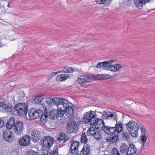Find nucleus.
Segmentation results:
<instances>
[{"label": "nucleus", "mask_w": 155, "mask_h": 155, "mask_svg": "<svg viewBox=\"0 0 155 155\" xmlns=\"http://www.w3.org/2000/svg\"><path fill=\"white\" fill-rule=\"evenodd\" d=\"M57 107V109L51 110L49 113V117L51 119L55 120L58 117H63L65 114H69L70 117L73 115L74 107L70 102L59 104Z\"/></svg>", "instance_id": "1"}, {"label": "nucleus", "mask_w": 155, "mask_h": 155, "mask_svg": "<svg viewBox=\"0 0 155 155\" xmlns=\"http://www.w3.org/2000/svg\"><path fill=\"white\" fill-rule=\"evenodd\" d=\"M68 101L66 99H63L60 97H56L53 98L51 97H48L46 98L45 101V104L42 103V106L47 108V107H52L55 105L56 106H58L59 104H62L65 103H68Z\"/></svg>", "instance_id": "2"}, {"label": "nucleus", "mask_w": 155, "mask_h": 155, "mask_svg": "<svg viewBox=\"0 0 155 155\" xmlns=\"http://www.w3.org/2000/svg\"><path fill=\"white\" fill-rule=\"evenodd\" d=\"M123 127L121 122H117L114 127L104 126L103 130L107 134L112 135L119 133L122 131Z\"/></svg>", "instance_id": "3"}, {"label": "nucleus", "mask_w": 155, "mask_h": 155, "mask_svg": "<svg viewBox=\"0 0 155 155\" xmlns=\"http://www.w3.org/2000/svg\"><path fill=\"white\" fill-rule=\"evenodd\" d=\"M84 117L82 119V121L84 123H89L91 125H93L95 123L94 121L95 117H97L95 113L92 110H90L89 112H86L83 114Z\"/></svg>", "instance_id": "4"}, {"label": "nucleus", "mask_w": 155, "mask_h": 155, "mask_svg": "<svg viewBox=\"0 0 155 155\" xmlns=\"http://www.w3.org/2000/svg\"><path fill=\"white\" fill-rule=\"evenodd\" d=\"M126 128L133 137H136L138 135V131L139 128L137 123L132 120H130L129 122L126 124Z\"/></svg>", "instance_id": "5"}, {"label": "nucleus", "mask_w": 155, "mask_h": 155, "mask_svg": "<svg viewBox=\"0 0 155 155\" xmlns=\"http://www.w3.org/2000/svg\"><path fill=\"white\" fill-rule=\"evenodd\" d=\"M14 108L18 114L24 116L28 112V104L24 103H19L16 105Z\"/></svg>", "instance_id": "6"}, {"label": "nucleus", "mask_w": 155, "mask_h": 155, "mask_svg": "<svg viewBox=\"0 0 155 155\" xmlns=\"http://www.w3.org/2000/svg\"><path fill=\"white\" fill-rule=\"evenodd\" d=\"M54 138L52 137L46 136L42 137L40 141V144L42 146L43 148H49L54 143Z\"/></svg>", "instance_id": "7"}, {"label": "nucleus", "mask_w": 155, "mask_h": 155, "mask_svg": "<svg viewBox=\"0 0 155 155\" xmlns=\"http://www.w3.org/2000/svg\"><path fill=\"white\" fill-rule=\"evenodd\" d=\"M29 117L31 119L40 118V115L42 113V111L40 110H37L35 108H32L28 111Z\"/></svg>", "instance_id": "8"}, {"label": "nucleus", "mask_w": 155, "mask_h": 155, "mask_svg": "<svg viewBox=\"0 0 155 155\" xmlns=\"http://www.w3.org/2000/svg\"><path fill=\"white\" fill-rule=\"evenodd\" d=\"M3 138L5 141L8 143L12 142L14 139V134L9 129H6L3 131Z\"/></svg>", "instance_id": "9"}, {"label": "nucleus", "mask_w": 155, "mask_h": 155, "mask_svg": "<svg viewBox=\"0 0 155 155\" xmlns=\"http://www.w3.org/2000/svg\"><path fill=\"white\" fill-rule=\"evenodd\" d=\"M78 128L76 122L74 120H71L67 125L66 130L68 134L75 132Z\"/></svg>", "instance_id": "10"}, {"label": "nucleus", "mask_w": 155, "mask_h": 155, "mask_svg": "<svg viewBox=\"0 0 155 155\" xmlns=\"http://www.w3.org/2000/svg\"><path fill=\"white\" fill-rule=\"evenodd\" d=\"M23 123L21 121H17L15 123L13 126L15 133L18 135H20L24 130Z\"/></svg>", "instance_id": "11"}, {"label": "nucleus", "mask_w": 155, "mask_h": 155, "mask_svg": "<svg viewBox=\"0 0 155 155\" xmlns=\"http://www.w3.org/2000/svg\"><path fill=\"white\" fill-rule=\"evenodd\" d=\"M91 76L89 75H82L78 78V82L80 85L87 83L91 82L93 80Z\"/></svg>", "instance_id": "12"}, {"label": "nucleus", "mask_w": 155, "mask_h": 155, "mask_svg": "<svg viewBox=\"0 0 155 155\" xmlns=\"http://www.w3.org/2000/svg\"><path fill=\"white\" fill-rule=\"evenodd\" d=\"M141 136L140 138L141 139V146L140 148L141 149H142L143 148L144 146H146V143L147 140V134L144 127H141Z\"/></svg>", "instance_id": "13"}, {"label": "nucleus", "mask_w": 155, "mask_h": 155, "mask_svg": "<svg viewBox=\"0 0 155 155\" xmlns=\"http://www.w3.org/2000/svg\"><path fill=\"white\" fill-rule=\"evenodd\" d=\"M41 133L36 130H34L31 132V137L32 140L35 142H37L41 138Z\"/></svg>", "instance_id": "14"}, {"label": "nucleus", "mask_w": 155, "mask_h": 155, "mask_svg": "<svg viewBox=\"0 0 155 155\" xmlns=\"http://www.w3.org/2000/svg\"><path fill=\"white\" fill-rule=\"evenodd\" d=\"M31 138L28 135H26L19 140V144L21 146H27L30 144Z\"/></svg>", "instance_id": "15"}, {"label": "nucleus", "mask_w": 155, "mask_h": 155, "mask_svg": "<svg viewBox=\"0 0 155 155\" xmlns=\"http://www.w3.org/2000/svg\"><path fill=\"white\" fill-rule=\"evenodd\" d=\"M152 0H134V3L139 9L143 8V5L150 2Z\"/></svg>", "instance_id": "16"}, {"label": "nucleus", "mask_w": 155, "mask_h": 155, "mask_svg": "<svg viewBox=\"0 0 155 155\" xmlns=\"http://www.w3.org/2000/svg\"><path fill=\"white\" fill-rule=\"evenodd\" d=\"M137 151L135 146L133 144H130L128 145L127 155H133L136 153Z\"/></svg>", "instance_id": "17"}, {"label": "nucleus", "mask_w": 155, "mask_h": 155, "mask_svg": "<svg viewBox=\"0 0 155 155\" xmlns=\"http://www.w3.org/2000/svg\"><path fill=\"white\" fill-rule=\"evenodd\" d=\"M48 111L46 108L45 109V113L43 114V111L41 115H40V121L41 123L45 124L46 121L48 117Z\"/></svg>", "instance_id": "18"}, {"label": "nucleus", "mask_w": 155, "mask_h": 155, "mask_svg": "<svg viewBox=\"0 0 155 155\" xmlns=\"http://www.w3.org/2000/svg\"><path fill=\"white\" fill-rule=\"evenodd\" d=\"M0 107H2L3 108L5 109L8 111H11L12 106V105H7L5 103V100L3 99L0 100Z\"/></svg>", "instance_id": "19"}, {"label": "nucleus", "mask_w": 155, "mask_h": 155, "mask_svg": "<svg viewBox=\"0 0 155 155\" xmlns=\"http://www.w3.org/2000/svg\"><path fill=\"white\" fill-rule=\"evenodd\" d=\"M70 76V75L67 74H61L57 76L56 80L58 81H65L67 79L69 78Z\"/></svg>", "instance_id": "20"}, {"label": "nucleus", "mask_w": 155, "mask_h": 155, "mask_svg": "<svg viewBox=\"0 0 155 155\" xmlns=\"http://www.w3.org/2000/svg\"><path fill=\"white\" fill-rule=\"evenodd\" d=\"M90 148L88 144L84 143L81 152H83V155H88L90 154Z\"/></svg>", "instance_id": "21"}, {"label": "nucleus", "mask_w": 155, "mask_h": 155, "mask_svg": "<svg viewBox=\"0 0 155 155\" xmlns=\"http://www.w3.org/2000/svg\"><path fill=\"white\" fill-rule=\"evenodd\" d=\"M118 134H116L112 135H110L107 137L106 139L107 142L114 143L116 142L118 139Z\"/></svg>", "instance_id": "22"}, {"label": "nucleus", "mask_w": 155, "mask_h": 155, "mask_svg": "<svg viewBox=\"0 0 155 155\" xmlns=\"http://www.w3.org/2000/svg\"><path fill=\"white\" fill-rule=\"evenodd\" d=\"M128 146L125 143H121L120 147V152L121 154L125 153L127 155V150H128Z\"/></svg>", "instance_id": "23"}, {"label": "nucleus", "mask_w": 155, "mask_h": 155, "mask_svg": "<svg viewBox=\"0 0 155 155\" xmlns=\"http://www.w3.org/2000/svg\"><path fill=\"white\" fill-rule=\"evenodd\" d=\"M43 99L42 96L40 95H38L36 96L35 98L33 99L32 101V104H41L42 101Z\"/></svg>", "instance_id": "24"}, {"label": "nucleus", "mask_w": 155, "mask_h": 155, "mask_svg": "<svg viewBox=\"0 0 155 155\" xmlns=\"http://www.w3.org/2000/svg\"><path fill=\"white\" fill-rule=\"evenodd\" d=\"M15 119L13 117H11L9 119L6 125L7 129L10 130L12 127H13L15 123Z\"/></svg>", "instance_id": "25"}, {"label": "nucleus", "mask_w": 155, "mask_h": 155, "mask_svg": "<svg viewBox=\"0 0 155 155\" xmlns=\"http://www.w3.org/2000/svg\"><path fill=\"white\" fill-rule=\"evenodd\" d=\"M68 139V138H67L66 134L64 133H59V137L57 138L58 140H64V142H66Z\"/></svg>", "instance_id": "26"}, {"label": "nucleus", "mask_w": 155, "mask_h": 155, "mask_svg": "<svg viewBox=\"0 0 155 155\" xmlns=\"http://www.w3.org/2000/svg\"><path fill=\"white\" fill-rule=\"evenodd\" d=\"M97 130L94 127H90L88 130L87 131V135L88 136L92 135L93 136L95 134V131H97Z\"/></svg>", "instance_id": "27"}, {"label": "nucleus", "mask_w": 155, "mask_h": 155, "mask_svg": "<svg viewBox=\"0 0 155 155\" xmlns=\"http://www.w3.org/2000/svg\"><path fill=\"white\" fill-rule=\"evenodd\" d=\"M74 71V69L71 67H67L64 68L62 70L58 71L59 73L61 72L71 73Z\"/></svg>", "instance_id": "28"}, {"label": "nucleus", "mask_w": 155, "mask_h": 155, "mask_svg": "<svg viewBox=\"0 0 155 155\" xmlns=\"http://www.w3.org/2000/svg\"><path fill=\"white\" fill-rule=\"evenodd\" d=\"M111 65L114 66L111 69V71L114 72L119 71L122 68V66L121 64H117L114 65Z\"/></svg>", "instance_id": "29"}, {"label": "nucleus", "mask_w": 155, "mask_h": 155, "mask_svg": "<svg viewBox=\"0 0 155 155\" xmlns=\"http://www.w3.org/2000/svg\"><path fill=\"white\" fill-rule=\"evenodd\" d=\"M130 134L128 132H124L122 133V137L123 139L125 140H128L130 137Z\"/></svg>", "instance_id": "30"}, {"label": "nucleus", "mask_w": 155, "mask_h": 155, "mask_svg": "<svg viewBox=\"0 0 155 155\" xmlns=\"http://www.w3.org/2000/svg\"><path fill=\"white\" fill-rule=\"evenodd\" d=\"M94 139L97 140H100L102 139V136L100 132L98 130L95 131V134L93 136Z\"/></svg>", "instance_id": "31"}, {"label": "nucleus", "mask_w": 155, "mask_h": 155, "mask_svg": "<svg viewBox=\"0 0 155 155\" xmlns=\"http://www.w3.org/2000/svg\"><path fill=\"white\" fill-rule=\"evenodd\" d=\"M95 121V123L94 124L100 125V124H102V127H103V128H104V126H106L105 125L103 121V120L101 119H99L98 118H96V117H95V120H94V121Z\"/></svg>", "instance_id": "32"}, {"label": "nucleus", "mask_w": 155, "mask_h": 155, "mask_svg": "<svg viewBox=\"0 0 155 155\" xmlns=\"http://www.w3.org/2000/svg\"><path fill=\"white\" fill-rule=\"evenodd\" d=\"M79 146V142L76 141H74L73 142V143H71V146L69 152H71L70 153H74L73 152V147H78Z\"/></svg>", "instance_id": "33"}, {"label": "nucleus", "mask_w": 155, "mask_h": 155, "mask_svg": "<svg viewBox=\"0 0 155 155\" xmlns=\"http://www.w3.org/2000/svg\"><path fill=\"white\" fill-rule=\"evenodd\" d=\"M108 113H109V117H112L113 118L114 120H116V123L117 122V115L116 112H114L111 113L109 112H108Z\"/></svg>", "instance_id": "34"}, {"label": "nucleus", "mask_w": 155, "mask_h": 155, "mask_svg": "<svg viewBox=\"0 0 155 155\" xmlns=\"http://www.w3.org/2000/svg\"><path fill=\"white\" fill-rule=\"evenodd\" d=\"M107 61H105L104 62H102L98 63L96 67L97 68H100L102 67H104V68H105V66L106 65H107Z\"/></svg>", "instance_id": "35"}, {"label": "nucleus", "mask_w": 155, "mask_h": 155, "mask_svg": "<svg viewBox=\"0 0 155 155\" xmlns=\"http://www.w3.org/2000/svg\"><path fill=\"white\" fill-rule=\"evenodd\" d=\"M87 141V139L85 133L82 134L81 137V142L82 143H86Z\"/></svg>", "instance_id": "36"}, {"label": "nucleus", "mask_w": 155, "mask_h": 155, "mask_svg": "<svg viewBox=\"0 0 155 155\" xmlns=\"http://www.w3.org/2000/svg\"><path fill=\"white\" fill-rule=\"evenodd\" d=\"M111 155H120V154L117 149L115 148H114L111 151Z\"/></svg>", "instance_id": "37"}, {"label": "nucleus", "mask_w": 155, "mask_h": 155, "mask_svg": "<svg viewBox=\"0 0 155 155\" xmlns=\"http://www.w3.org/2000/svg\"><path fill=\"white\" fill-rule=\"evenodd\" d=\"M49 149H48V150ZM44 155H58V152L56 150H53L52 152L48 151V153H45Z\"/></svg>", "instance_id": "38"}, {"label": "nucleus", "mask_w": 155, "mask_h": 155, "mask_svg": "<svg viewBox=\"0 0 155 155\" xmlns=\"http://www.w3.org/2000/svg\"><path fill=\"white\" fill-rule=\"evenodd\" d=\"M58 73H59L58 71L57 72H52L50 75H48V79L49 80H50L52 78Z\"/></svg>", "instance_id": "39"}, {"label": "nucleus", "mask_w": 155, "mask_h": 155, "mask_svg": "<svg viewBox=\"0 0 155 155\" xmlns=\"http://www.w3.org/2000/svg\"><path fill=\"white\" fill-rule=\"evenodd\" d=\"M25 155H38V153L33 150H30L28 153H26Z\"/></svg>", "instance_id": "40"}, {"label": "nucleus", "mask_w": 155, "mask_h": 155, "mask_svg": "<svg viewBox=\"0 0 155 155\" xmlns=\"http://www.w3.org/2000/svg\"><path fill=\"white\" fill-rule=\"evenodd\" d=\"M104 113H103V114L102 116V117L104 119H107L109 117H109V114L107 113L106 112L104 111Z\"/></svg>", "instance_id": "41"}, {"label": "nucleus", "mask_w": 155, "mask_h": 155, "mask_svg": "<svg viewBox=\"0 0 155 155\" xmlns=\"http://www.w3.org/2000/svg\"><path fill=\"white\" fill-rule=\"evenodd\" d=\"M110 64H108L106 65L105 66V68H104V69H107V70H110L111 71V69L113 67V66H114L113 65H110Z\"/></svg>", "instance_id": "42"}, {"label": "nucleus", "mask_w": 155, "mask_h": 155, "mask_svg": "<svg viewBox=\"0 0 155 155\" xmlns=\"http://www.w3.org/2000/svg\"><path fill=\"white\" fill-rule=\"evenodd\" d=\"M78 147H74L73 149V153H72V155H73L74 153H75V154H77V152H78Z\"/></svg>", "instance_id": "43"}, {"label": "nucleus", "mask_w": 155, "mask_h": 155, "mask_svg": "<svg viewBox=\"0 0 155 155\" xmlns=\"http://www.w3.org/2000/svg\"><path fill=\"white\" fill-rule=\"evenodd\" d=\"M103 4L105 6L108 5L111 1V0H103Z\"/></svg>", "instance_id": "44"}, {"label": "nucleus", "mask_w": 155, "mask_h": 155, "mask_svg": "<svg viewBox=\"0 0 155 155\" xmlns=\"http://www.w3.org/2000/svg\"><path fill=\"white\" fill-rule=\"evenodd\" d=\"M109 76L107 74H104L102 75V77L101 78V79H104L106 78L108 79L109 78Z\"/></svg>", "instance_id": "45"}, {"label": "nucleus", "mask_w": 155, "mask_h": 155, "mask_svg": "<svg viewBox=\"0 0 155 155\" xmlns=\"http://www.w3.org/2000/svg\"><path fill=\"white\" fill-rule=\"evenodd\" d=\"M4 124V121L0 119V128L3 127Z\"/></svg>", "instance_id": "46"}, {"label": "nucleus", "mask_w": 155, "mask_h": 155, "mask_svg": "<svg viewBox=\"0 0 155 155\" xmlns=\"http://www.w3.org/2000/svg\"><path fill=\"white\" fill-rule=\"evenodd\" d=\"M95 1L98 4H103V0H95Z\"/></svg>", "instance_id": "47"}, {"label": "nucleus", "mask_w": 155, "mask_h": 155, "mask_svg": "<svg viewBox=\"0 0 155 155\" xmlns=\"http://www.w3.org/2000/svg\"><path fill=\"white\" fill-rule=\"evenodd\" d=\"M44 149H45L44 153L41 154V155H44V154H45V153H48V149H47L48 148H46V149L44 148Z\"/></svg>", "instance_id": "48"}, {"label": "nucleus", "mask_w": 155, "mask_h": 155, "mask_svg": "<svg viewBox=\"0 0 155 155\" xmlns=\"http://www.w3.org/2000/svg\"><path fill=\"white\" fill-rule=\"evenodd\" d=\"M114 60H111L110 61H107V62H108L107 63V65L109 64H111V63L114 61Z\"/></svg>", "instance_id": "49"}, {"label": "nucleus", "mask_w": 155, "mask_h": 155, "mask_svg": "<svg viewBox=\"0 0 155 155\" xmlns=\"http://www.w3.org/2000/svg\"><path fill=\"white\" fill-rule=\"evenodd\" d=\"M41 153L42 154L44 153H45V149H43L41 150Z\"/></svg>", "instance_id": "50"}, {"label": "nucleus", "mask_w": 155, "mask_h": 155, "mask_svg": "<svg viewBox=\"0 0 155 155\" xmlns=\"http://www.w3.org/2000/svg\"><path fill=\"white\" fill-rule=\"evenodd\" d=\"M5 5H7V6H8L9 7V3L8 2H7L5 3Z\"/></svg>", "instance_id": "51"}, {"label": "nucleus", "mask_w": 155, "mask_h": 155, "mask_svg": "<svg viewBox=\"0 0 155 155\" xmlns=\"http://www.w3.org/2000/svg\"><path fill=\"white\" fill-rule=\"evenodd\" d=\"M1 44H2V42L1 41V40L0 39V47H1Z\"/></svg>", "instance_id": "52"}, {"label": "nucleus", "mask_w": 155, "mask_h": 155, "mask_svg": "<svg viewBox=\"0 0 155 155\" xmlns=\"http://www.w3.org/2000/svg\"><path fill=\"white\" fill-rule=\"evenodd\" d=\"M104 155H109V154H104Z\"/></svg>", "instance_id": "53"}]
</instances>
